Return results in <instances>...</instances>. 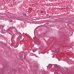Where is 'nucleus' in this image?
I'll return each mask as SVG.
<instances>
[{
    "instance_id": "nucleus-1",
    "label": "nucleus",
    "mask_w": 74,
    "mask_h": 74,
    "mask_svg": "<svg viewBox=\"0 0 74 74\" xmlns=\"http://www.w3.org/2000/svg\"><path fill=\"white\" fill-rule=\"evenodd\" d=\"M7 32L10 34H11L12 33V32L10 29V28H9L7 30Z\"/></svg>"
},
{
    "instance_id": "nucleus-2",
    "label": "nucleus",
    "mask_w": 74,
    "mask_h": 74,
    "mask_svg": "<svg viewBox=\"0 0 74 74\" xmlns=\"http://www.w3.org/2000/svg\"><path fill=\"white\" fill-rule=\"evenodd\" d=\"M5 32V31L4 30L2 29L1 30V33H4Z\"/></svg>"
},
{
    "instance_id": "nucleus-3",
    "label": "nucleus",
    "mask_w": 74,
    "mask_h": 74,
    "mask_svg": "<svg viewBox=\"0 0 74 74\" xmlns=\"http://www.w3.org/2000/svg\"><path fill=\"white\" fill-rule=\"evenodd\" d=\"M0 27L1 28H3V27L2 26H0Z\"/></svg>"
},
{
    "instance_id": "nucleus-4",
    "label": "nucleus",
    "mask_w": 74,
    "mask_h": 74,
    "mask_svg": "<svg viewBox=\"0 0 74 74\" xmlns=\"http://www.w3.org/2000/svg\"><path fill=\"white\" fill-rule=\"evenodd\" d=\"M56 52H58V51H59V50L58 49H56Z\"/></svg>"
},
{
    "instance_id": "nucleus-5",
    "label": "nucleus",
    "mask_w": 74,
    "mask_h": 74,
    "mask_svg": "<svg viewBox=\"0 0 74 74\" xmlns=\"http://www.w3.org/2000/svg\"><path fill=\"white\" fill-rule=\"evenodd\" d=\"M23 15H25V16H26V14H25V13H23Z\"/></svg>"
},
{
    "instance_id": "nucleus-6",
    "label": "nucleus",
    "mask_w": 74,
    "mask_h": 74,
    "mask_svg": "<svg viewBox=\"0 0 74 74\" xmlns=\"http://www.w3.org/2000/svg\"><path fill=\"white\" fill-rule=\"evenodd\" d=\"M54 74H58V72H55L54 73Z\"/></svg>"
},
{
    "instance_id": "nucleus-7",
    "label": "nucleus",
    "mask_w": 74,
    "mask_h": 74,
    "mask_svg": "<svg viewBox=\"0 0 74 74\" xmlns=\"http://www.w3.org/2000/svg\"><path fill=\"white\" fill-rule=\"evenodd\" d=\"M10 21V22H12V20H11Z\"/></svg>"
},
{
    "instance_id": "nucleus-8",
    "label": "nucleus",
    "mask_w": 74,
    "mask_h": 74,
    "mask_svg": "<svg viewBox=\"0 0 74 74\" xmlns=\"http://www.w3.org/2000/svg\"><path fill=\"white\" fill-rule=\"evenodd\" d=\"M41 13H42V12H43V11H41Z\"/></svg>"
}]
</instances>
